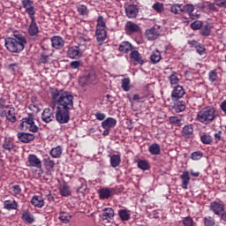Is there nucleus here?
<instances>
[{
    "label": "nucleus",
    "instance_id": "56",
    "mask_svg": "<svg viewBox=\"0 0 226 226\" xmlns=\"http://www.w3.org/2000/svg\"><path fill=\"white\" fill-rule=\"evenodd\" d=\"M205 226H215V219L211 216H207L204 218Z\"/></svg>",
    "mask_w": 226,
    "mask_h": 226
},
{
    "label": "nucleus",
    "instance_id": "23",
    "mask_svg": "<svg viewBox=\"0 0 226 226\" xmlns=\"http://www.w3.org/2000/svg\"><path fill=\"white\" fill-rule=\"evenodd\" d=\"M33 206L34 207H43L45 206V201L43 200V197L35 195L32 198L31 200Z\"/></svg>",
    "mask_w": 226,
    "mask_h": 226
},
{
    "label": "nucleus",
    "instance_id": "18",
    "mask_svg": "<svg viewBox=\"0 0 226 226\" xmlns=\"http://www.w3.org/2000/svg\"><path fill=\"white\" fill-rule=\"evenodd\" d=\"M67 54L71 59H79V57H82L81 52L76 46L71 47L68 49Z\"/></svg>",
    "mask_w": 226,
    "mask_h": 226
},
{
    "label": "nucleus",
    "instance_id": "54",
    "mask_svg": "<svg viewBox=\"0 0 226 226\" xmlns=\"http://www.w3.org/2000/svg\"><path fill=\"white\" fill-rule=\"evenodd\" d=\"M182 7L181 4H175L172 5L170 8V11L171 13H175V15H179V13L181 12Z\"/></svg>",
    "mask_w": 226,
    "mask_h": 226
},
{
    "label": "nucleus",
    "instance_id": "64",
    "mask_svg": "<svg viewBox=\"0 0 226 226\" xmlns=\"http://www.w3.org/2000/svg\"><path fill=\"white\" fill-rule=\"evenodd\" d=\"M105 114L102 112H96L95 113V118L98 119V121H104L105 120Z\"/></svg>",
    "mask_w": 226,
    "mask_h": 226
},
{
    "label": "nucleus",
    "instance_id": "4",
    "mask_svg": "<svg viewBox=\"0 0 226 226\" xmlns=\"http://www.w3.org/2000/svg\"><path fill=\"white\" fill-rule=\"evenodd\" d=\"M70 110L66 108L56 107L55 117L60 124H66L70 121Z\"/></svg>",
    "mask_w": 226,
    "mask_h": 226
},
{
    "label": "nucleus",
    "instance_id": "6",
    "mask_svg": "<svg viewBox=\"0 0 226 226\" xmlns=\"http://www.w3.org/2000/svg\"><path fill=\"white\" fill-rule=\"evenodd\" d=\"M0 107H2V110H3L2 114L5 116L8 121H11V123H15V121H17V117H15L14 108H10L4 104H1Z\"/></svg>",
    "mask_w": 226,
    "mask_h": 226
},
{
    "label": "nucleus",
    "instance_id": "61",
    "mask_svg": "<svg viewBox=\"0 0 226 226\" xmlns=\"http://www.w3.org/2000/svg\"><path fill=\"white\" fill-rule=\"evenodd\" d=\"M196 50L200 56H204L206 54V48L202 44H200L197 48Z\"/></svg>",
    "mask_w": 226,
    "mask_h": 226
},
{
    "label": "nucleus",
    "instance_id": "24",
    "mask_svg": "<svg viewBox=\"0 0 226 226\" xmlns=\"http://www.w3.org/2000/svg\"><path fill=\"white\" fill-rule=\"evenodd\" d=\"M125 31H127V33H139V31H140V27H139V25L129 21L125 25Z\"/></svg>",
    "mask_w": 226,
    "mask_h": 226
},
{
    "label": "nucleus",
    "instance_id": "10",
    "mask_svg": "<svg viewBox=\"0 0 226 226\" xmlns=\"http://www.w3.org/2000/svg\"><path fill=\"white\" fill-rule=\"evenodd\" d=\"M28 167H35V169H41V161L36 154H29L27 158Z\"/></svg>",
    "mask_w": 226,
    "mask_h": 226
},
{
    "label": "nucleus",
    "instance_id": "40",
    "mask_svg": "<svg viewBox=\"0 0 226 226\" xmlns=\"http://www.w3.org/2000/svg\"><path fill=\"white\" fill-rule=\"evenodd\" d=\"M76 49H78V50H79V52H84V50H86V49H87V44L86 43V40L84 39V37H80L79 38V43L78 46H76Z\"/></svg>",
    "mask_w": 226,
    "mask_h": 226
},
{
    "label": "nucleus",
    "instance_id": "3",
    "mask_svg": "<svg viewBox=\"0 0 226 226\" xmlns=\"http://www.w3.org/2000/svg\"><path fill=\"white\" fill-rule=\"evenodd\" d=\"M216 117V109L215 108H204L197 115L200 123H211Z\"/></svg>",
    "mask_w": 226,
    "mask_h": 226
},
{
    "label": "nucleus",
    "instance_id": "22",
    "mask_svg": "<svg viewBox=\"0 0 226 226\" xmlns=\"http://www.w3.org/2000/svg\"><path fill=\"white\" fill-rule=\"evenodd\" d=\"M116 124H117V120H116V118L113 117H108L102 122V128H109V130L110 128H114Z\"/></svg>",
    "mask_w": 226,
    "mask_h": 226
},
{
    "label": "nucleus",
    "instance_id": "58",
    "mask_svg": "<svg viewBox=\"0 0 226 226\" xmlns=\"http://www.w3.org/2000/svg\"><path fill=\"white\" fill-rule=\"evenodd\" d=\"M186 109V106L183 102L177 103L175 106L176 112H183Z\"/></svg>",
    "mask_w": 226,
    "mask_h": 226
},
{
    "label": "nucleus",
    "instance_id": "19",
    "mask_svg": "<svg viewBox=\"0 0 226 226\" xmlns=\"http://www.w3.org/2000/svg\"><path fill=\"white\" fill-rule=\"evenodd\" d=\"M130 57L134 61L135 64H144L145 63L144 58H142V55L137 50H133L130 54Z\"/></svg>",
    "mask_w": 226,
    "mask_h": 226
},
{
    "label": "nucleus",
    "instance_id": "36",
    "mask_svg": "<svg viewBox=\"0 0 226 226\" xmlns=\"http://www.w3.org/2000/svg\"><path fill=\"white\" fill-rule=\"evenodd\" d=\"M170 123L175 126H183L185 120L179 117H170Z\"/></svg>",
    "mask_w": 226,
    "mask_h": 226
},
{
    "label": "nucleus",
    "instance_id": "9",
    "mask_svg": "<svg viewBox=\"0 0 226 226\" xmlns=\"http://www.w3.org/2000/svg\"><path fill=\"white\" fill-rule=\"evenodd\" d=\"M99 197L102 200L110 199L113 195H116V189L114 188H102L98 191Z\"/></svg>",
    "mask_w": 226,
    "mask_h": 226
},
{
    "label": "nucleus",
    "instance_id": "35",
    "mask_svg": "<svg viewBox=\"0 0 226 226\" xmlns=\"http://www.w3.org/2000/svg\"><path fill=\"white\" fill-rule=\"evenodd\" d=\"M4 209H8L9 211H11V209H17L19 207V204L15 200H5L4 203Z\"/></svg>",
    "mask_w": 226,
    "mask_h": 226
},
{
    "label": "nucleus",
    "instance_id": "47",
    "mask_svg": "<svg viewBox=\"0 0 226 226\" xmlns=\"http://www.w3.org/2000/svg\"><path fill=\"white\" fill-rule=\"evenodd\" d=\"M77 11L79 13V15H87L88 13L87 7L84 4L78 5Z\"/></svg>",
    "mask_w": 226,
    "mask_h": 226
},
{
    "label": "nucleus",
    "instance_id": "16",
    "mask_svg": "<svg viewBox=\"0 0 226 226\" xmlns=\"http://www.w3.org/2000/svg\"><path fill=\"white\" fill-rule=\"evenodd\" d=\"M182 96H185V89L181 86L175 87L171 94L172 100H179Z\"/></svg>",
    "mask_w": 226,
    "mask_h": 226
},
{
    "label": "nucleus",
    "instance_id": "13",
    "mask_svg": "<svg viewBox=\"0 0 226 226\" xmlns=\"http://www.w3.org/2000/svg\"><path fill=\"white\" fill-rule=\"evenodd\" d=\"M31 23L28 27V34L30 36H36L38 33H40V28H38V25L36 24V18H30Z\"/></svg>",
    "mask_w": 226,
    "mask_h": 226
},
{
    "label": "nucleus",
    "instance_id": "11",
    "mask_svg": "<svg viewBox=\"0 0 226 226\" xmlns=\"http://www.w3.org/2000/svg\"><path fill=\"white\" fill-rule=\"evenodd\" d=\"M95 38L98 42V45L102 47L103 45V41L107 40V30L105 29H96L95 31Z\"/></svg>",
    "mask_w": 226,
    "mask_h": 226
},
{
    "label": "nucleus",
    "instance_id": "15",
    "mask_svg": "<svg viewBox=\"0 0 226 226\" xmlns=\"http://www.w3.org/2000/svg\"><path fill=\"white\" fill-rule=\"evenodd\" d=\"M125 13L129 19H135L139 15V9L135 5H128L125 7Z\"/></svg>",
    "mask_w": 226,
    "mask_h": 226
},
{
    "label": "nucleus",
    "instance_id": "39",
    "mask_svg": "<svg viewBox=\"0 0 226 226\" xmlns=\"http://www.w3.org/2000/svg\"><path fill=\"white\" fill-rule=\"evenodd\" d=\"M194 11H195V7L193 6V4H187L184 5L181 9V11H184L185 13H188L190 17H192V13H193Z\"/></svg>",
    "mask_w": 226,
    "mask_h": 226
},
{
    "label": "nucleus",
    "instance_id": "57",
    "mask_svg": "<svg viewBox=\"0 0 226 226\" xmlns=\"http://www.w3.org/2000/svg\"><path fill=\"white\" fill-rule=\"evenodd\" d=\"M192 160H200L202 158V152L197 151L191 154Z\"/></svg>",
    "mask_w": 226,
    "mask_h": 226
},
{
    "label": "nucleus",
    "instance_id": "50",
    "mask_svg": "<svg viewBox=\"0 0 226 226\" xmlns=\"http://www.w3.org/2000/svg\"><path fill=\"white\" fill-rule=\"evenodd\" d=\"M152 8H153V10L157 11V13H162V11H163V10H164L163 4L158 3V2L154 4Z\"/></svg>",
    "mask_w": 226,
    "mask_h": 226
},
{
    "label": "nucleus",
    "instance_id": "29",
    "mask_svg": "<svg viewBox=\"0 0 226 226\" xmlns=\"http://www.w3.org/2000/svg\"><path fill=\"white\" fill-rule=\"evenodd\" d=\"M132 49V43H130L129 41H123L118 47L119 52H124V54L130 52Z\"/></svg>",
    "mask_w": 226,
    "mask_h": 226
},
{
    "label": "nucleus",
    "instance_id": "12",
    "mask_svg": "<svg viewBox=\"0 0 226 226\" xmlns=\"http://www.w3.org/2000/svg\"><path fill=\"white\" fill-rule=\"evenodd\" d=\"M210 210L213 211L215 215H220L222 213L225 211V207L223 206V204H221L216 201H213L210 204Z\"/></svg>",
    "mask_w": 226,
    "mask_h": 226
},
{
    "label": "nucleus",
    "instance_id": "17",
    "mask_svg": "<svg viewBox=\"0 0 226 226\" xmlns=\"http://www.w3.org/2000/svg\"><path fill=\"white\" fill-rule=\"evenodd\" d=\"M41 119L44 123H50L54 121V113L50 109H45L41 114Z\"/></svg>",
    "mask_w": 226,
    "mask_h": 226
},
{
    "label": "nucleus",
    "instance_id": "49",
    "mask_svg": "<svg viewBox=\"0 0 226 226\" xmlns=\"http://www.w3.org/2000/svg\"><path fill=\"white\" fill-rule=\"evenodd\" d=\"M169 80L171 85H176L179 82V78L176 75V72H172V73L169 76Z\"/></svg>",
    "mask_w": 226,
    "mask_h": 226
},
{
    "label": "nucleus",
    "instance_id": "53",
    "mask_svg": "<svg viewBox=\"0 0 226 226\" xmlns=\"http://www.w3.org/2000/svg\"><path fill=\"white\" fill-rule=\"evenodd\" d=\"M34 119L33 118V117H25L23 118V122L21 123V128H24V124H34Z\"/></svg>",
    "mask_w": 226,
    "mask_h": 226
},
{
    "label": "nucleus",
    "instance_id": "7",
    "mask_svg": "<svg viewBox=\"0 0 226 226\" xmlns=\"http://www.w3.org/2000/svg\"><path fill=\"white\" fill-rule=\"evenodd\" d=\"M23 8H25L26 13L29 15L30 19L35 18L36 11L34 10V3L31 0H22Z\"/></svg>",
    "mask_w": 226,
    "mask_h": 226
},
{
    "label": "nucleus",
    "instance_id": "60",
    "mask_svg": "<svg viewBox=\"0 0 226 226\" xmlns=\"http://www.w3.org/2000/svg\"><path fill=\"white\" fill-rule=\"evenodd\" d=\"M208 79L211 80V82H215L216 79H218V74L215 71H211L208 74Z\"/></svg>",
    "mask_w": 226,
    "mask_h": 226
},
{
    "label": "nucleus",
    "instance_id": "37",
    "mask_svg": "<svg viewBox=\"0 0 226 226\" xmlns=\"http://www.w3.org/2000/svg\"><path fill=\"white\" fill-rule=\"evenodd\" d=\"M110 163H111V167H113L114 169H116V167H119L121 163V156L117 154H113L110 157Z\"/></svg>",
    "mask_w": 226,
    "mask_h": 226
},
{
    "label": "nucleus",
    "instance_id": "5",
    "mask_svg": "<svg viewBox=\"0 0 226 226\" xmlns=\"http://www.w3.org/2000/svg\"><path fill=\"white\" fill-rule=\"evenodd\" d=\"M96 80V75L94 72H87L86 75L80 77L79 79V83L81 87H85V86H89V84H93Z\"/></svg>",
    "mask_w": 226,
    "mask_h": 226
},
{
    "label": "nucleus",
    "instance_id": "1",
    "mask_svg": "<svg viewBox=\"0 0 226 226\" xmlns=\"http://www.w3.org/2000/svg\"><path fill=\"white\" fill-rule=\"evenodd\" d=\"M52 102L58 108L73 109V94L72 92L64 91L63 89L51 88L50 89Z\"/></svg>",
    "mask_w": 226,
    "mask_h": 226
},
{
    "label": "nucleus",
    "instance_id": "48",
    "mask_svg": "<svg viewBox=\"0 0 226 226\" xmlns=\"http://www.w3.org/2000/svg\"><path fill=\"white\" fill-rule=\"evenodd\" d=\"M200 140L203 144H211L213 142V139L209 134H203L200 136Z\"/></svg>",
    "mask_w": 226,
    "mask_h": 226
},
{
    "label": "nucleus",
    "instance_id": "59",
    "mask_svg": "<svg viewBox=\"0 0 226 226\" xmlns=\"http://www.w3.org/2000/svg\"><path fill=\"white\" fill-rule=\"evenodd\" d=\"M80 66H82V62H80V61L71 62V68H72V70H77V69L80 68Z\"/></svg>",
    "mask_w": 226,
    "mask_h": 226
},
{
    "label": "nucleus",
    "instance_id": "20",
    "mask_svg": "<svg viewBox=\"0 0 226 226\" xmlns=\"http://www.w3.org/2000/svg\"><path fill=\"white\" fill-rule=\"evenodd\" d=\"M51 43L54 49H63L64 47V41L59 36L52 37Z\"/></svg>",
    "mask_w": 226,
    "mask_h": 226
},
{
    "label": "nucleus",
    "instance_id": "43",
    "mask_svg": "<svg viewBox=\"0 0 226 226\" xmlns=\"http://www.w3.org/2000/svg\"><path fill=\"white\" fill-rule=\"evenodd\" d=\"M43 162L46 169H54V167H56V162L49 156L43 159Z\"/></svg>",
    "mask_w": 226,
    "mask_h": 226
},
{
    "label": "nucleus",
    "instance_id": "31",
    "mask_svg": "<svg viewBox=\"0 0 226 226\" xmlns=\"http://www.w3.org/2000/svg\"><path fill=\"white\" fill-rule=\"evenodd\" d=\"M118 216L122 222H128V220H130L131 214L130 211L126 209H120L118 211Z\"/></svg>",
    "mask_w": 226,
    "mask_h": 226
},
{
    "label": "nucleus",
    "instance_id": "26",
    "mask_svg": "<svg viewBox=\"0 0 226 226\" xmlns=\"http://www.w3.org/2000/svg\"><path fill=\"white\" fill-rule=\"evenodd\" d=\"M114 215V209L112 207H106L102 210L103 220H112Z\"/></svg>",
    "mask_w": 226,
    "mask_h": 226
},
{
    "label": "nucleus",
    "instance_id": "21",
    "mask_svg": "<svg viewBox=\"0 0 226 226\" xmlns=\"http://www.w3.org/2000/svg\"><path fill=\"white\" fill-rule=\"evenodd\" d=\"M180 179L182 180V188L184 190H188V185H190V173L188 171H184L180 176Z\"/></svg>",
    "mask_w": 226,
    "mask_h": 226
},
{
    "label": "nucleus",
    "instance_id": "41",
    "mask_svg": "<svg viewBox=\"0 0 226 226\" xmlns=\"http://www.w3.org/2000/svg\"><path fill=\"white\" fill-rule=\"evenodd\" d=\"M182 133L185 137H190V135L193 134V127L192 124H188L184 126Z\"/></svg>",
    "mask_w": 226,
    "mask_h": 226
},
{
    "label": "nucleus",
    "instance_id": "28",
    "mask_svg": "<svg viewBox=\"0 0 226 226\" xmlns=\"http://www.w3.org/2000/svg\"><path fill=\"white\" fill-rule=\"evenodd\" d=\"M15 147V145H13V140L6 138L4 140V143H3V148L5 150V151H8L9 153L13 151Z\"/></svg>",
    "mask_w": 226,
    "mask_h": 226
},
{
    "label": "nucleus",
    "instance_id": "32",
    "mask_svg": "<svg viewBox=\"0 0 226 226\" xmlns=\"http://www.w3.org/2000/svg\"><path fill=\"white\" fill-rule=\"evenodd\" d=\"M49 154L52 156V158H61L63 149L60 146H57L50 150Z\"/></svg>",
    "mask_w": 226,
    "mask_h": 226
},
{
    "label": "nucleus",
    "instance_id": "34",
    "mask_svg": "<svg viewBox=\"0 0 226 226\" xmlns=\"http://www.w3.org/2000/svg\"><path fill=\"white\" fill-rule=\"evenodd\" d=\"M150 60L152 64H156L157 63H160V61L162 60V53H160V51L156 49L155 52L151 55Z\"/></svg>",
    "mask_w": 226,
    "mask_h": 226
},
{
    "label": "nucleus",
    "instance_id": "45",
    "mask_svg": "<svg viewBox=\"0 0 226 226\" xmlns=\"http://www.w3.org/2000/svg\"><path fill=\"white\" fill-rule=\"evenodd\" d=\"M122 89L128 93L130 91V79L128 78H124L122 79Z\"/></svg>",
    "mask_w": 226,
    "mask_h": 226
},
{
    "label": "nucleus",
    "instance_id": "42",
    "mask_svg": "<svg viewBox=\"0 0 226 226\" xmlns=\"http://www.w3.org/2000/svg\"><path fill=\"white\" fill-rule=\"evenodd\" d=\"M60 194L62 195V197H68L72 195V191L70 190V186L64 185L60 188Z\"/></svg>",
    "mask_w": 226,
    "mask_h": 226
},
{
    "label": "nucleus",
    "instance_id": "27",
    "mask_svg": "<svg viewBox=\"0 0 226 226\" xmlns=\"http://www.w3.org/2000/svg\"><path fill=\"white\" fill-rule=\"evenodd\" d=\"M22 218L26 223H33L34 222V215L29 210H23Z\"/></svg>",
    "mask_w": 226,
    "mask_h": 226
},
{
    "label": "nucleus",
    "instance_id": "2",
    "mask_svg": "<svg viewBox=\"0 0 226 226\" xmlns=\"http://www.w3.org/2000/svg\"><path fill=\"white\" fill-rule=\"evenodd\" d=\"M27 45V40L26 36L21 34H14L12 37H7L5 39V47L9 52L13 54H19Z\"/></svg>",
    "mask_w": 226,
    "mask_h": 226
},
{
    "label": "nucleus",
    "instance_id": "44",
    "mask_svg": "<svg viewBox=\"0 0 226 226\" xmlns=\"http://www.w3.org/2000/svg\"><path fill=\"white\" fill-rule=\"evenodd\" d=\"M138 167L141 170H148L149 169V162L146 160H140L138 162Z\"/></svg>",
    "mask_w": 226,
    "mask_h": 226
},
{
    "label": "nucleus",
    "instance_id": "25",
    "mask_svg": "<svg viewBox=\"0 0 226 226\" xmlns=\"http://www.w3.org/2000/svg\"><path fill=\"white\" fill-rule=\"evenodd\" d=\"M58 220L62 222V223H70V221L72 220V214L68 212H60Z\"/></svg>",
    "mask_w": 226,
    "mask_h": 226
},
{
    "label": "nucleus",
    "instance_id": "30",
    "mask_svg": "<svg viewBox=\"0 0 226 226\" xmlns=\"http://www.w3.org/2000/svg\"><path fill=\"white\" fill-rule=\"evenodd\" d=\"M200 34H201V36H209V34H211V24L207 23L202 25L200 29Z\"/></svg>",
    "mask_w": 226,
    "mask_h": 226
},
{
    "label": "nucleus",
    "instance_id": "46",
    "mask_svg": "<svg viewBox=\"0 0 226 226\" xmlns=\"http://www.w3.org/2000/svg\"><path fill=\"white\" fill-rule=\"evenodd\" d=\"M107 26L105 21H103V16H99L97 19L96 29H106Z\"/></svg>",
    "mask_w": 226,
    "mask_h": 226
},
{
    "label": "nucleus",
    "instance_id": "63",
    "mask_svg": "<svg viewBox=\"0 0 226 226\" xmlns=\"http://www.w3.org/2000/svg\"><path fill=\"white\" fill-rule=\"evenodd\" d=\"M215 3L219 8H226V0H215Z\"/></svg>",
    "mask_w": 226,
    "mask_h": 226
},
{
    "label": "nucleus",
    "instance_id": "62",
    "mask_svg": "<svg viewBox=\"0 0 226 226\" xmlns=\"http://www.w3.org/2000/svg\"><path fill=\"white\" fill-rule=\"evenodd\" d=\"M12 192L15 193V195H20L22 189L20 188V185H16L12 186Z\"/></svg>",
    "mask_w": 226,
    "mask_h": 226
},
{
    "label": "nucleus",
    "instance_id": "14",
    "mask_svg": "<svg viewBox=\"0 0 226 226\" xmlns=\"http://www.w3.org/2000/svg\"><path fill=\"white\" fill-rule=\"evenodd\" d=\"M18 138H19V140H20V142H24L25 144H27L34 139V134L27 133V132H19Z\"/></svg>",
    "mask_w": 226,
    "mask_h": 226
},
{
    "label": "nucleus",
    "instance_id": "8",
    "mask_svg": "<svg viewBox=\"0 0 226 226\" xmlns=\"http://www.w3.org/2000/svg\"><path fill=\"white\" fill-rule=\"evenodd\" d=\"M146 36L150 41L156 40V38L160 36V26L158 25H155L150 29L147 30Z\"/></svg>",
    "mask_w": 226,
    "mask_h": 226
},
{
    "label": "nucleus",
    "instance_id": "38",
    "mask_svg": "<svg viewBox=\"0 0 226 226\" xmlns=\"http://www.w3.org/2000/svg\"><path fill=\"white\" fill-rule=\"evenodd\" d=\"M87 190V185H86V180L79 179L77 192L79 193H86Z\"/></svg>",
    "mask_w": 226,
    "mask_h": 226
},
{
    "label": "nucleus",
    "instance_id": "51",
    "mask_svg": "<svg viewBox=\"0 0 226 226\" xmlns=\"http://www.w3.org/2000/svg\"><path fill=\"white\" fill-rule=\"evenodd\" d=\"M7 69L9 70V72H11L12 73H17V72H19L20 67H19V64L14 63V64H9Z\"/></svg>",
    "mask_w": 226,
    "mask_h": 226
},
{
    "label": "nucleus",
    "instance_id": "52",
    "mask_svg": "<svg viewBox=\"0 0 226 226\" xmlns=\"http://www.w3.org/2000/svg\"><path fill=\"white\" fill-rule=\"evenodd\" d=\"M201 27H202V21L196 20L191 24V29H193V31L201 29Z\"/></svg>",
    "mask_w": 226,
    "mask_h": 226
},
{
    "label": "nucleus",
    "instance_id": "55",
    "mask_svg": "<svg viewBox=\"0 0 226 226\" xmlns=\"http://www.w3.org/2000/svg\"><path fill=\"white\" fill-rule=\"evenodd\" d=\"M182 223L185 226H193V219L190 216L185 217Z\"/></svg>",
    "mask_w": 226,
    "mask_h": 226
},
{
    "label": "nucleus",
    "instance_id": "33",
    "mask_svg": "<svg viewBox=\"0 0 226 226\" xmlns=\"http://www.w3.org/2000/svg\"><path fill=\"white\" fill-rule=\"evenodd\" d=\"M148 151L150 154L158 155L160 154L162 149L160 148V145L153 143L152 145L149 146Z\"/></svg>",
    "mask_w": 226,
    "mask_h": 226
}]
</instances>
